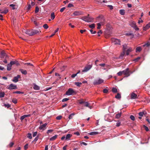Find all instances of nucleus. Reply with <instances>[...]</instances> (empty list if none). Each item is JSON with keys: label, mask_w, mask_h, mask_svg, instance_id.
Instances as JSON below:
<instances>
[{"label": "nucleus", "mask_w": 150, "mask_h": 150, "mask_svg": "<svg viewBox=\"0 0 150 150\" xmlns=\"http://www.w3.org/2000/svg\"><path fill=\"white\" fill-rule=\"evenodd\" d=\"M81 19L83 21L87 22H92L93 20V18L91 17H90L89 16V15L87 16L83 17Z\"/></svg>", "instance_id": "1"}, {"label": "nucleus", "mask_w": 150, "mask_h": 150, "mask_svg": "<svg viewBox=\"0 0 150 150\" xmlns=\"http://www.w3.org/2000/svg\"><path fill=\"white\" fill-rule=\"evenodd\" d=\"M10 6L12 8V9L13 10H15L16 9V7H15V4H11L10 5Z\"/></svg>", "instance_id": "41"}, {"label": "nucleus", "mask_w": 150, "mask_h": 150, "mask_svg": "<svg viewBox=\"0 0 150 150\" xmlns=\"http://www.w3.org/2000/svg\"><path fill=\"white\" fill-rule=\"evenodd\" d=\"M120 13L121 15H124L125 14V10L123 9H121L120 10Z\"/></svg>", "instance_id": "31"}, {"label": "nucleus", "mask_w": 150, "mask_h": 150, "mask_svg": "<svg viewBox=\"0 0 150 150\" xmlns=\"http://www.w3.org/2000/svg\"><path fill=\"white\" fill-rule=\"evenodd\" d=\"M130 25L132 28H133L135 30H138L139 29L137 27L136 25V23L133 21H131L130 22Z\"/></svg>", "instance_id": "4"}, {"label": "nucleus", "mask_w": 150, "mask_h": 150, "mask_svg": "<svg viewBox=\"0 0 150 150\" xmlns=\"http://www.w3.org/2000/svg\"><path fill=\"white\" fill-rule=\"evenodd\" d=\"M34 86H33V89L36 90H40V87L36 84L35 83H34L33 84Z\"/></svg>", "instance_id": "19"}, {"label": "nucleus", "mask_w": 150, "mask_h": 150, "mask_svg": "<svg viewBox=\"0 0 150 150\" xmlns=\"http://www.w3.org/2000/svg\"><path fill=\"white\" fill-rule=\"evenodd\" d=\"M72 135L70 134H68L65 136L66 140H69L70 139V138L72 137Z\"/></svg>", "instance_id": "17"}, {"label": "nucleus", "mask_w": 150, "mask_h": 150, "mask_svg": "<svg viewBox=\"0 0 150 150\" xmlns=\"http://www.w3.org/2000/svg\"><path fill=\"white\" fill-rule=\"evenodd\" d=\"M123 74V72L122 71H120L117 73V74L119 76H121Z\"/></svg>", "instance_id": "56"}, {"label": "nucleus", "mask_w": 150, "mask_h": 150, "mask_svg": "<svg viewBox=\"0 0 150 150\" xmlns=\"http://www.w3.org/2000/svg\"><path fill=\"white\" fill-rule=\"evenodd\" d=\"M53 131V130L52 129H49L47 132V133L48 134L49 133H51Z\"/></svg>", "instance_id": "51"}, {"label": "nucleus", "mask_w": 150, "mask_h": 150, "mask_svg": "<svg viewBox=\"0 0 150 150\" xmlns=\"http://www.w3.org/2000/svg\"><path fill=\"white\" fill-rule=\"evenodd\" d=\"M43 28L45 29H47L48 28V26L46 24H44L43 25Z\"/></svg>", "instance_id": "45"}, {"label": "nucleus", "mask_w": 150, "mask_h": 150, "mask_svg": "<svg viewBox=\"0 0 150 150\" xmlns=\"http://www.w3.org/2000/svg\"><path fill=\"white\" fill-rule=\"evenodd\" d=\"M58 135H55L53 136L52 137H51L50 138V140L51 141H53L55 140L57 137Z\"/></svg>", "instance_id": "25"}, {"label": "nucleus", "mask_w": 150, "mask_h": 150, "mask_svg": "<svg viewBox=\"0 0 150 150\" xmlns=\"http://www.w3.org/2000/svg\"><path fill=\"white\" fill-rule=\"evenodd\" d=\"M38 139V136H37L34 139L33 141L32 142H36Z\"/></svg>", "instance_id": "49"}, {"label": "nucleus", "mask_w": 150, "mask_h": 150, "mask_svg": "<svg viewBox=\"0 0 150 150\" xmlns=\"http://www.w3.org/2000/svg\"><path fill=\"white\" fill-rule=\"evenodd\" d=\"M12 102L15 104H16L17 103V100L16 98H13L12 100Z\"/></svg>", "instance_id": "44"}, {"label": "nucleus", "mask_w": 150, "mask_h": 150, "mask_svg": "<svg viewBox=\"0 0 150 150\" xmlns=\"http://www.w3.org/2000/svg\"><path fill=\"white\" fill-rule=\"evenodd\" d=\"M97 25H98V27H97V28L98 29H100L101 28L100 26L102 25L100 24V23H98L97 24Z\"/></svg>", "instance_id": "48"}, {"label": "nucleus", "mask_w": 150, "mask_h": 150, "mask_svg": "<svg viewBox=\"0 0 150 150\" xmlns=\"http://www.w3.org/2000/svg\"><path fill=\"white\" fill-rule=\"evenodd\" d=\"M121 113H118L117 114H116V118H119L121 116Z\"/></svg>", "instance_id": "43"}, {"label": "nucleus", "mask_w": 150, "mask_h": 150, "mask_svg": "<svg viewBox=\"0 0 150 150\" xmlns=\"http://www.w3.org/2000/svg\"><path fill=\"white\" fill-rule=\"evenodd\" d=\"M47 125V124L45 123L42 125H40L39 127V129L40 130H45L46 128V127Z\"/></svg>", "instance_id": "11"}, {"label": "nucleus", "mask_w": 150, "mask_h": 150, "mask_svg": "<svg viewBox=\"0 0 150 150\" xmlns=\"http://www.w3.org/2000/svg\"><path fill=\"white\" fill-rule=\"evenodd\" d=\"M1 54L2 58H4L5 57L6 59L8 58V56L6 54L4 51H2L1 52Z\"/></svg>", "instance_id": "15"}, {"label": "nucleus", "mask_w": 150, "mask_h": 150, "mask_svg": "<svg viewBox=\"0 0 150 150\" xmlns=\"http://www.w3.org/2000/svg\"><path fill=\"white\" fill-rule=\"evenodd\" d=\"M37 134V132H34L33 133V137H35L36 136Z\"/></svg>", "instance_id": "60"}, {"label": "nucleus", "mask_w": 150, "mask_h": 150, "mask_svg": "<svg viewBox=\"0 0 150 150\" xmlns=\"http://www.w3.org/2000/svg\"><path fill=\"white\" fill-rule=\"evenodd\" d=\"M130 117L131 120L133 121H134L135 120L134 117L132 115H131Z\"/></svg>", "instance_id": "52"}, {"label": "nucleus", "mask_w": 150, "mask_h": 150, "mask_svg": "<svg viewBox=\"0 0 150 150\" xmlns=\"http://www.w3.org/2000/svg\"><path fill=\"white\" fill-rule=\"evenodd\" d=\"M31 7H32V6L30 4H28V6L27 7V9L28 10H29L30 9V8H31Z\"/></svg>", "instance_id": "54"}, {"label": "nucleus", "mask_w": 150, "mask_h": 150, "mask_svg": "<svg viewBox=\"0 0 150 150\" xmlns=\"http://www.w3.org/2000/svg\"><path fill=\"white\" fill-rule=\"evenodd\" d=\"M112 42L115 44L120 45V41L119 39L113 38L112 39Z\"/></svg>", "instance_id": "7"}, {"label": "nucleus", "mask_w": 150, "mask_h": 150, "mask_svg": "<svg viewBox=\"0 0 150 150\" xmlns=\"http://www.w3.org/2000/svg\"><path fill=\"white\" fill-rule=\"evenodd\" d=\"M13 93H17V94H23L24 92H21L20 91H14L13 92Z\"/></svg>", "instance_id": "38"}, {"label": "nucleus", "mask_w": 150, "mask_h": 150, "mask_svg": "<svg viewBox=\"0 0 150 150\" xmlns=\"http://www.w3.org/2000/svg\"><path fill=\"white\" fill-rule=\"evenodd\" d=\"M83 12L81 11H76L74 12L72 14V16H77L83 14Z\"/></svg>", "instance_id": "6"}, {"label": "nucleus", "mask_w": 150, "mask_h": 150, "mask_svg": "<svg viewBox=\"0 0 150 150\" xmlns=\"http://www.w3.org/2000/svg\"><path fill=\"white\" fill-rule=\"evenodd\" d=\"M4 106L5 107H6L7 108H9L11 106V105L9 104H5L4 105Z\"/></svg>", "instance_id": "55"}, {"label": "nucleus", "mask_w": 150, "mask_h": 150, "mask_svg": "<svg viewBox=\"0 0 150 150\" xmlns=\"http://www.w3.org/2000/svg\"><path fill=\"white\" fill-rule=\"evenodd\" d=\"M112 91L114 93H116L117 92V89L114 87L112 88Z\"/></svg>", "instance_id": "34"}, {"label": "nucleus", "mask_w": 150, "mask_h": 150, "mask_svg": "<svg viewBox=\"0 0 150 150\" xmlns=\"http://www.w3.org/2000/svg\"><path fill=\"white\" fill-rule=\"evenodd\" d=\"M120 124H121V123L120 122H118L116 123V126L117 127H119L120 126Z\"/></svg>", "instance_id": "63"}, {"label": "nucleus", "mask_w": 150, "mask_h": 150, "mask_svg": "<svg viewBox=\"0 0 150 150\" xmlns=\"http://www.w3.org/2000/svg\"><path fill=\"white\" fill-rule=\"evenodd\" d=\"M20 71L23 74H24V75H26L27 74V71L25 70H24L22 69H20Z\"/></svg>", "instance_id": "24"}, {"label": "nucleus", "mask_w": 150, "mask_h": 150, "mask_svg": "<svg viewBox=\"0 0 150 150\" xmlns=\"http://www.w3.org/2000/svg\"><path fill=\"white\" fill-rule=\"evenodd\" d=\"M98 132H90L88 133L89 134L91 135H94L97 134H98Z\"/></svg>", "instance_id": "26"}, {"label": "nucleus", "mask_w": 150, "mask_h": 150, "mask_svg": "<svg viewBox=\"0 0 150 150\" xmlns=\"http://www.w3.org/2000/svg\"><path fill=\"white\" fill-rule=\"evenodd\" d=\"M115 98L117 99H120L121 98V95L119 93H118L115 97Z\"/></svg>", "instance_id": "37"}, {"label": "nucleus", "mask_w": 150, "mask_h": 150, "mask_svg": "<svg viewBox=\"0 0 150 150\" xmlns=\"http://www.w3.org/2000/svg\"><path fill=\"white\" fill-rule=\"evenodd\" d=\"M74 114H71L69 116V119H71L72 118V117L74 115Z\"/></svg>", "instance_id": "57"}, {"label": "nucleus", "mask_w": 150, "mask_h": 150, "mask_svg": "<svg viewBox=\"0 0 150 150\" xmlns=\"http://www.w3.org/2000/svg\"><path fill=\"white\" fill-rule=\"evenodd\" d=\"M142 50L141 47H138L136 49V52H140Z\"/></svg>", "instance_id": "29"}, {"label": "nucleus", "mask_w": 150, "mask_h": 150, "mask_svg": "<svg viewBox=\"0 0 150 150\" xmlns=\"http://www.w3.org/2000/svg\"><path fill=\"white\" fill-rule=\"evenodd\" d=\"M99 23L102 25H104L105 23V20L104 19H103Z\"/></svg>", "instance_id": "39"}, {"label": "nucleus", "mask_w": 150, "mask_h": 150, "mask_svg": "<svg viewBox=\"0 0 150 150\" xmlns=\"http://www.w3.org/2000/svg\"><path fill=\"white\" fill-rule=\"evenodd\" d=\"M69 100V98H64L62 100V102H65V101H67L68 100Z\"/></svg>", "instance_id": "62"}, {"label": "nucleus", "mask_w": 150, "mask_h": 150, "mask_svg": "<svg viewBox=\"0 0 150 150\" xmlns=\"http://www.w3.org/2000/svg\"><path fill=\"white\" fill-rule=\"evenodd\" d=\"M28 137L29 139H31L32 138V134L31 133H28Z\"/></svg>", "instance_id": "47"}, {"label": "nucleus", "mask_w": 150, "mask_h": 150, "mask_svg": "<svg viewBox=\"0 0 150 150\" xmlns=\"http://www.w3.org/2000/svg\"><path fill=\"white\" fill-rule=\"evenodd\" d=\"M12 65L10 62L7 65V69L8 71H10L11 69V67Z\"/></svg>", "instance_id": "21"}, {"label": "nucleus", "mask_w": 150, "mask_h": 150, "mask_svg": "<svg viewBox=\"0 0 150 150\" xmlns=\"http://www.w3.org/2000/svg\"><path fill=\"white\" fill-rule=\"evenodd\" d=\"M125 53V52L124 51H123V52L121 53L120 55L119 56V58L120 59L122 58L124 56Z\"/></svg>", "instance_id": "30"}, {"label": "nucleus", "mask_w": 150, "mask_h": 150, "mask_svg": "<svg viewBox=\"0 0 150 150\" xmlns=\"http://www.w3.org/2000/svg\"><path fill=\"white\" fill-rule=\"evenodd\" d=\"M103 80L99 78L98 79H96L94 80L93 82V84L94 85H99L103 83Z\"/></svg>", "instance_id": "3"}, {"label": "nucleus", "mask_w": 150, "mask_h": 150, "mask_svg": "<svg viewBox=\"0 0 150 150\" xmlns=\"http://www.w3.org/2000/svg\"><path fill=\"white\" fill-rule=\"evenodd\" d=\"M10 63L12 65L14 64H16L17 65H19V64L18 63V61L17 60H15L14 61H12L10 62Z\"/></svg>", "instance_id": "20"}, {"label": "nucleus", "mask_w": 150, "mask_h": 150, "mask_svg": "<svg viewBox=\"0 0 150 150\" xmlns=\"http://www.w3.org/2000/svg\"><path fill=\"white\" fill-rule=\"evenodd\" d=\"M8 10L7 9H6L4 11H1L0 13H1L6 14L8 12Z\"/></svg>", "instance_id": "42"}, {"label": "nucleus", "mask_w": 150, "mask_h": 150, "mask_svg": "<svg viewBox=\"0 0 150 150\" xmlns=\"http://www.w3.org/2000/svg\"><path fill=\"white\" fill-rule=\"evenodd\" d=\"M146 114V113L145 112L143 111L139 112V115L140 116L142 117L144 115Z\"/></svg>", "instance_id": "28"}, {"label": "nucleus", "mask_w": 150, "mask_h": 150, "mask_svg": "<svg viewBox=\"0 0 150 150\" xmlns=\"http://www.w3.org/2000/svg\"><path fill=\"white\" fill-rule=\"evenodd\" d=\"M90 31L91 32V33L92 34H95L96 33V31H93V30H91V29L90 30Z\"/></svg>", "instance_id": "58"}, {"label": "nucleus", "mask_w": 150, "mask_h": 150, "mask_svg": "<svg viewBox=\"0 0 150 150\" xmlns=\"http://www.w3.org/2000/svg\"><path fill=\"white\" fill-rule=\"evenodd\" d=\"M132 50L131 47H129L127 50L126 52V54L128 55L129 53L132 51Z\"/></svg>", "instance_id": "18"}, {"label": "nucleus", "mask_w": 150, "mask_h": 150, "mask_svg": "<svg viewBox=\"0 0 150 150\" xmlns=\"http://www.w3.org/2000/svg\"><path fill=\"white\" fill-rule=\"evenodd\" d=\"M150 28V22L147 24L145 27L143 28V30L144 31H146Z\"/></svg>", "instance_id": "13"}, {"label": "nucleus", "mask_w": 150, "mask_h": 150, "mask_svg": "<svg viewBox=\"0 0 150 150\" xmlns=\"http://www.w3.org/2000/svg\"><path fill=\"white\" fill-rule=\"evenodd\" d=\"M20 75H17L16 76L14 77L12 80V81L14 82H17L18 81V79L20 78Z\"/></svg>", "instance_id": "12"}, {"label": "nucleus", "mask_w": 150, "mask_h": 150, "mask_svg": "<svg viewBox=\"0 0 150 150\" xmlns=\"http://www.w3.org/2000/svg\"><path fill=\"white\" fill-rule=\"evenodd\" d=\"M108 92V90L107 89H104L103 90V92L105 93H106Z\"/></svg>", "instance_id": "59"}, {"label": "nucleus", "mask_w": 150, "mask_h": 150, "mask_svg": "<svg viewBox=\"0 0 150 150\" xmlns=\"http://www.w3.org/2000/svg\"><path fill=\"white\" fill-rule=\"evenodd\" d=\"M28 144H26L24 146V149L25 150H26L28 148Z\"/></svg>", "instance_id": "61"}, {"label": "nucleus", "mask_w": 150, "mask_h": 150, "mask_svg": "<svg viewBox=\"0 0 150 150\" xmlns=\"http://www.w3.org/2000/svg\"><path fill=\"white\" fill-rule=\"evenodd\" d=\"M76 92L74 91L72 88H69L68 90L66 91L65 95L67 96H71L76 94Z\"/></svg>", "instance_id": "2"}, {"label": "nucleus", "mask_w": 150, "mask_h": 150, "mask_svg": "<svg viewBox=\"0 0 150 150\" xmlns=\"http://www.w3.org/2000/svg\"><path fill=\"white\" fill-rule=\"evenodd\" d=\"M23 32L26 34L28 35L29 36H32V29L24 30L23 31Z\"/></svg>", "instance_id": "5"}, {"label": "nucleus", "mask_w": 150, "mask_h": 150, "mask_svg": "<svg viewBox=\"0 0 150 150\" xmlns=\"http://www.w3.org/2000/svg\"><path fill=\"white\" fill-rule=\"evenodd\" d=\"M123 74L126 76L127 77L129 76L130 75L129 71V69L127 68L126 69L122 71Z\"/></svg>", "instance_id": "8"}, {"label": "nucleus", "mask_w": 150, "mask_h": 150, "mask_svg": "<svg viewBox=\"0 0 150 150\" xmlns=\"http://www.w3.org/2000/svg\"><path fill=\"white\" fill-rule=\"evenodd\" d=\"M85 106L88 107L90 109H92V106H91L89 105V104L88 102H85Z\"/></svg>", "instance_id": "27"}, {"label": "nucleus", "mask_w": 150, "mask_h": 150, "mask_svg": "<svg viewBox=\"0 0 150 150\" xmlns=\"http://www.w3.org/2000/svg\"><path fill=\"white\" fill-rule=\"evenodd\" d=\"M91 65H89L86 66L82 70V71L83 72H86L89 70L92 67Z\"/></svg>", "instance_id": "9"}, {"label": "nucleus", "mask_w": 150, "mask_h": 150, "mask_svg": "<svg viewBox=\"0 0 150 150\" xmlns=\"http://www.w3.org/2000/svg\"><path fill=\"white\" fill-rule=\"evenodd\" d=\"M95 25L94 23L92 24L91 25H89V26L91 28L93 29L95 28Z\"/></svg>", "instance_id": "36"}, {"label": "nucleus", "mask_w": 150, "mask_h": 150, "mask_svg": "<svg viewBox=\"0 0 150 150\" xmlns=\"http://www.w3.org/2000/svg\"><path fill=\"white\" fill-rule=\"evenodd\" d=\"M129 47H128L127 45L126 44H125L123 45V51L125 52L126 50Z\"/></svg>", "instance_id": "22"}, {"label": "nucleus", "mask_w": 150, "mask_h": 150, "mask_svg": "<svg viewBox=\"0 0 150 150\" xmlns=\"http://www.w3.org/2000/svg\"><path fill=\"white\" fill-rule=\"evenodd\" d=\"M39 33V31L37 30L32 29L33 35L38 34Z\"/></svg>", "instance_id": "23"}, {"label": "nucleus", "mask_w": 150, "mask_h": 150, "mask_svg": "<svg viewBox=\"0 0 150 150\" xmlns=\"http://www.w3.org/2000/svg\"><path fill=\"white\" fill-rule=\"evenodd\" d=\"M39 11V8L37 7L36 6L35 8V13H37Z\"/></svg>", "instance_id": "50"}, {"label": "nucleus", "mask_w": 150, "mask_h": 150, "mask_svg": "<svg viewBox=\"0 0 150 150\" xmlns=\"http://www.w3.org/2000/svg\"><path fill=\"white\" fill-rule=\"evenodd\" d=\"M79 72H77L76 74H73L71 75V77L72 78H74L77 75V74H79Z\"/></svg>", "instance_id": "53"}, {"label": "nucleus", "mask_w": 150, "mask_h": 150, "mask_svg": "<svg viewBox=\"0 0 150 150\" xmlns=\"http://www.w3.org/2000/svg\"><path fill=\"white\" fill-rule=\"evenodd\" d=\"M51 19L52 20H53L54 18L55 17V16L54 15V12H52L51 13Z\"/></svg>", "instance_id": "32"}, {"label": "nucleus", "mask_w": 150, "mask_h": 150, "mask_svg": "<svg viewBox=\"0 0 150 150\" xmlns=\"http://www.w3.org/2000/svg\"><path fill=\"white\" fill-rule=\"evenodd\" d=\"M150 45V42H148L147 43L145 44L144 45H143V46L144 47L145 46H146L147 47H148Z\"/></svg>", "instance_id": "35"}, {"label": "nucleus", "mask_w": 150, "mask_h": 150, "mask_svg": "<svg viewBox=\"0 0 150 150\" xmlns=\"http://www.w3.org/2000/svg\"><path fill=\"white\" fill-rule=\"evenodd\" d=\"M137 97V94L134 93H132L131 94V98L132 99H134L136 98Z\"/></svg>", "instance_id": "14"}, {"label": "nucleus", "mask_w": 150, "mask_h": 150, "mask_svg": "<svg viewBox=\"0 0 150 150\" xmlns=\"http://www.w3.org/2000/svg\"><path fill=\"white\" fill-rule=\"evenodd\" d=\"M62 118V116H58L56 117V119L58 120H60Z\"/></svg>", "instance_id": "64"}, {"label": "nucleus", "mask_w": 150, "mask_h": 150, "mask_svg": "<svg viewBox=\"0 0 150 150\" xmlns=\"http://www.w3.org/2000/svg\"><path fill=\"white\" fill-rule=\"evenodd\" d=\"M74 84L77 86L80 87L81 86V85L82 84V83L81 82H76Z\"/></svg>", "instance_id": "33"}, {"label": "nucleus", "mask_w": 150, "mask_h": 150, "mask_svg": "<svg viewBox=\"0 0 150 150\" xmlns=\"http://www.w3.org/2000/svg\"><path fill=\"white\" fill-rule=\"evenodd\" d=\"M17 88V86L11 83L8 87L7 88L9 90H12L16 89Z\"/></svg>", "instance_id": "10"}, {"label": "nucleus", "mask_w": 150, "mask_h": 150, "mask_svg": "<svg viewBox=\"0 0 150 150\" xmlns=\"http://www.w3.org/2000/svg\"><path fill=\"white\" fill-rule=\"evenodd\" d=\"M79 104H81L83 103H85V102L82 99L79 100Z\"/></svg>", "instance_id": "46"}, {"label": "nucleus", "mask_w": 150, "mask_h": 150, "mask_svg": "<svg viewBox=\"0 0 150 150\" xmlns=\"http://www.w3.org/2000/svg\"><path fill=\"white\" fill-rule=\"evenodd\" d=\"M5 93L4 92H1L0 93V98H3L4 97Z\"/></svg>", "instance_id": "40"}, {"label": "nucleus", "mask_w": 150, "mask_h": 150, "mask_svg": "<svg viewBox=\"0 0 150 150\" xmlns=\"http://www.w3.org/2000/svg\"><path fill=\"white\" fill-rule=\"evenodd\" d=\"M125 35L126 36H129L131 38H133L134 36L133 34L131 33H126Z\"/></svg>", "instance_id": "16"}]
</instances>
